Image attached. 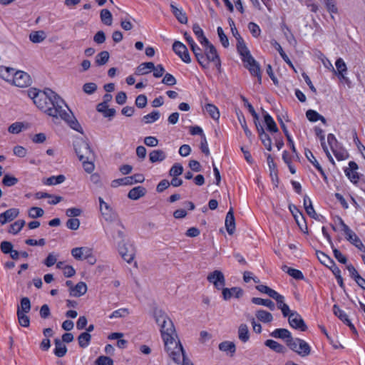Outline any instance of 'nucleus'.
<instances>
[{
  "instance_id": "f257e3e1",
  "label": "nucleus",
  "mask_w": 365,
  "mask_h": 365,
  "mask_svg": "<svg viewBox=\"0 0 365 365\" xmlns=\"http://www.w3.org/2000/svg\"><path fill=\"white\" fill-rule=\"evenodd\" d=\"M28 96L38 108L48 115L64 120L75 130L81 129L65 101L52 90L40 91L32 88L28 90Z\"/></svg>"
},
{
  "instance_id": "f03ea898",
  "label": "nucleus",
  "mask_w": 365,
  "mask_h": 365,
  "mask_svg": "<svg viewBox=\"0 0 365 365\" xmlns=\"http://www.w3.org/2000/svg\"><path fill=\"white\" fill-rule=\"evenodd\" d=\"M165 338H163L164 341L165 349L169 356L176 364H179L182 359V364L184 361L190 360L186 356L183 347L178 338V336L168 337L164 335Z\"/></svg>"
},
{
  "instance_id": "7ed1b4c3",
  "label": "nucleus",
  "mask_w": 365,
  "mask_h": 365,
  "mask_svg": "<svg viewBox=\"0 0 365 365\" xmlns=\"http://www.w3.org/2000/svg\"><path fill=\"white\" fill-rule=\"evenodd\" d=\"M154 317L156 323L160 327V333L162 338H165L164 335L168 337L177 336L175 329L172 320L162 310H155Z\"/></svg>"
},
{
  "instance_id": "20e7f679",
  "label": "nucleus",
  "mask_w": 365,
  "mask_h": 365,
  "mask_svg": "<svg viewBox=\"0 0 365 365\" xmlns=\"http://www.w3.org/2000/svg\"><path fill=\"white\" fill-rule=\"evenodd\" d=\"M202 46L205 47L204 58L205 62V66H202L203 68H207L209 67L210 62H214L217 69L220 68L221 62L215 47L208 41V43H202Z\"/></svg>"
},
{
  "instance_id": "39448f33",
  "label": "nucleus",
  "mask_w": 365,
  "mask_h": 365,
  "mask_svg": "<svg viewBox=\"0 0 365 365\" xmlns=\"http://www.w3.org/2000/svg\"><path fill=\"white\" fill-rule=\"evenodd\" d=\"M74 149L80 160L93 159V153L86 140L83 139L76 140L74 143Z\"/></svg>"
},
{
  "instance_id": "423d86ee",
  "label": "nucleus",
  "mask_w": 365,
  "mask_h": 365,
  "mask_svg": "<svg viewBox=\"0 0 365 365\" xmlns=\"http://www.w3.org/2000/svg\"><path fill=\"white\" fill-rule=\"evenodd\" d=\"M289 348L299 356L304 357L310 354L311 348L304 340L299 338H293L288 342Z\"/></svg>"
},
{
  "instance_id": "0eeeda50",
  "label": "nucleus",
  "mask_w": 365,
  "mask_h": 365,
  "mask_svg": "<svg viewBox=\"0 0 365 365\" xmlns=\"http://www.w3.org/2000/svg\"><path fill=\"white\" fill-rule=\"evenodd\" d=\"M118 252L122 258L128 263L134 259L135 250L133 245L120 241L118 243Z\"/></svg>"
},
{
  "instance_id": "6e6552de",
  "label": "nucleus",
  "mask_w": 365,
  "mask_h": 365,
  "mask_svg": "<svg viewBox=\"0 0 365 365\" xmlns=\"http://www.w3.org/2000/svg\"><path fill=\"white\" fill-rule=\"evenodd\" d=\"M288 322L289 326L293 329L301 331H306L307 330V326L304 319L297 312H294L291 314L289 317H288Z\"/></svg>"
},
{
  "instance_id": "1a4fd4ad",
  "label": "nucleus",
  "mask_w": 365,
  "mask_h": 365,
  "mask_svg": "<svg viewBox=\"0 0 365 365\" xmlns=\"http://www.w3.org/2000/svg\"><path fill=\"white\" fill-rule=\"evenodd\" d=\"M207 279L209 282L213 284L217 289H222L225 285V279L223 273L220 270H215L210 272Z\"/></svg>"
},
{
  "instance_id": "9d476101",
  "label": "nucleus",
  "mask_w": 365,
  "mask_h": 365,
  "mask_svg": "<svg viewBox=\"0 0 365 365\" xmlns=\"http://www.w3.org/2000/svg\"><path fill=\"white\" fill-rule=\"evenodd\" d=\"M12 83L16 86L24 88L31 85V79L27 73L19 71L14 73L12 78Z\"/></svg>"
},
{
  "instance_id": "9b49d317",
  "label": "nucleus",
  "mask_w": 365,
  "mask_h": 365,
  "mask_svg": "<svg viewBox=\"0 0 365 365\" xmlns=\"http://www.w3.org/2000/svg\"><path fill=\"white\" fill-rule=\"evenodd\" d=\"M173 50L183 62L186 63H190L191 62V58L187 47L180 41H176L173 43Z\"/></svg>"
},
{
  "instance_id": "f8f14e48",
  "label": "nucleus",
  "mask_w": 365,
  "mask_h": 365,
  "mask_svg": "<svg viewBox=\"0 0 365 365\" xmlns=\"http://www.w3.org/2000/svg\"><path fill=\"white\" fill-rule=\"evenodd\" d=\"M101 214L106 221L114 222L116 226L123 227L122 222L119 219L118 214L111 207L108 210H103Z\"/></svg>"
},
{
  "instance_id": "ddd939ff",
  "label": "nucleus",
  "mask_w": 365,
  "mask_h": 365,
  "mask_svg": "<svg viewBox=\"0 0 365 365\" xmlns=\"http://www.w3.org/2000/svg\"><path fill=\"white\" fill-rule=\"evenodd\" d=\"M344 234L346 235V239L350 243L354 245L359 250L365 252V247L363 245L361 240L352 230H347V232Z\"/></svg>"
},
{
  "instance_id": "4468645a",
  "label": "nucleus",
  "mask_w": 365,
  "mask_h": 365,
  "mask_svg": "<svg viewBox=\"0 0 365 365\" xmlns=\"http://www.w3.org/2000/svg\"><path fill=\"white\" fill-rule=\"evenodd\" d=\"M92 250L88 247H75L71 250V255L77 260H84Z\"/></svg>"
},
{
  "instance_id": "2eb2a0df",
  "label": "nucleus",
  "mask_w": 365,
  "mask_h": 365,
  "mask_svg": "<svg viewBox=\"0 0 365 365\" xmlns=\"http://www.w3.org/2000/svg\"><path fill=\"white\" fill-rule=\"evenodd\" d=\"M19 214V210L17 208H11L6 210L4 212L0 214V223L4 225L9 222L12 221Z\"/></svg>"
},
{
  "instance_id": "dca6fc26",
  "label": "nucleus",
  "mask_w": 365,
  "mask_h": 365,
  "mask_svg": "<svg viewBox=\"0 0 365 365\" xmlns=\"http://www.w3.org/2000/svg\"><path fill=\"white\" fill-rule=\"evenodd\" d=\"M270 336L276 339H284L287 346L289 340L293 339L291 332L283 328L276 329L270 334Z\"/></svg>"
},
{
  "instance_id": "f3484780",
  "label": "nucleus",
  "mask_w": 365,
  "mask_h": 365,
  "mask_svg": "<svg viewBox=\"0 0 365 365\" xmlns=\"http://www.w3.org/2000/svg\"><path fill=\"white\" fill-rule=\"evenodd\" d=\"M225 227L229 235H232L235 230V220L234 217L233 208L230 207L226 215Z\"/></svg>"
},
{
  "instance_id": "a211bd4d",
  "label": "nucleus",
  "mask_w": 365,
  "mask_h": 365,
  "mask_svg": "<svg viewBox=\"0 0 365 365\" xmlns=\"http://www.w3.org/2000/svg\"><path fill=\"white\" fill-rule=\"evenodd\" d=\"M256 128L259 133V136L260 140H262V144L269 151L272 150V140L268 134H267L263 127L261 125L256 123Z\"/></svg>"
},
{
  "instance_id": "6ab92c4d",
  "label": "nucleus",
  "mask_w": 365,
  "mask_h": 365,
  "mask_svg": "<svg viewBox=\"0 0 365 365\" xmlns=\"http://www.w3.org/2000/svg\"><path fill=\"white\" fill-rule=\"evenodd\" d=\"M222 297L225 300L230 299L232 296L240 298L242 296L243 292L239 287H232L231 289L222 288Z\"/></svg>"
},
{
  "instance_id": "aec40b11",
  "label": "nucleus",
  "mask_w": 365,
  "mask_h": 365,
  "mask_svg": "<svg viewBox=\"0 0 365 365\" xmlns=\"http://www.w3.org/2000/svg\"><path fill=\"white\" fill-rule=\"evenodd\" d=\"M335 66H336V70H334L333 68V71H334V73H336L340 78L345 79L346 78L345 76L346 74L347 68H346V65L345 62L344 61V60L341 58H338L335 63Z\"/></svg>"
},
{
  "instance_id": "412c9836",
  "label": "nucleus",
  "mask_w": 365,
  "mask_h": 365,
  "mask_svg": "<svg viewBox=\"0 0 365 365\" xmlns=\"http://www.w3.org/2000/svg\"><path fill=\"white\" fill-rule=\"evenodd\" d=\"M170 8L172 13L180 23L183 24L187 23V17L182 9L178 8L173 4H170Z\"/></svg>"
},
{
  "instance_id": "4be33fe9",
  "label": "nucleus",
  "mask_w": 365,
  "mask_h": 365,
  "mask_svg": "<svg viewBox=\"0 0 365 365\" xmlns=\"http://www.w3.org/2000/svg\"><path fill=\"white\" fill-rule=\"evenodd\" d=\"M153 68H155V65L153 62H145L140 63L135 70V75L142 76L149 73Z\"/></svg>"
},
{
  "instance_id": "5701e85b",
  "label": "nucleus",
  "mask_w": 365,
  "mask_h": 365,
  "mask_svg": "<svg viewBox=\"0 0 365 365\" xmlns=\"http://www.w3.org/2000/svg\"><path fill=\"white\" fill-rule=\"evenodd\" d=\"M146 193V190L145 187H142V186H138V187H135L133 188H132L128 194V198L131 199V200H138L139 198H140L141 197H143Z\"/></svg>"
},
{
  "instance_id": "b1692460",
  "label": "nucleus",
  "mask_w": 365,
  "mask_h": 365,
  "mask_svg": "<svg viewBox=\"0 0 365 365\" xmlns=\"http://www.w3.org/2000/svg\"><path fill=\"white\" fill-rule=\"evenodd\" d=\"M87 291V286L85 282H80L74 287L71 288L70 294L75 297L83 295Z\"/></svg>"
},
{
  "instance_id": "393cba45",
  "label": "nucleus",
  "mask_w": 365,
  "mask_h": 365,
  "mask_svg": "<svg viewBox=\"0 0 365 365\" xmlns=\"http://www.w3.org/2000/svg\"><path fill=\"white\" fill-rule=\"evenodd\" d=\"M257 319L262 323H270L273 320L272 314L264 309H258L255 312Z\"/></svg>"
},
{
  "instance_id": "a878e982",
  "label": "nucleus",
  "mask_w": 365,
  "mask_h": 365,
  "mask_svg": "<svg viewBox=\"0 0 365 365\" xmlns=\"http://www.w3.org/2000/svg\"><path fill=\"white\" fill-rule=\"evenodd\" d=\"M97 110L102 113L104 117L106 118H112L115 114V110L114 108H109L108 104H106V102L98 104Z\"/></svg>"
},
{
  "instance_id": "bb28decb",
  "label": "nucleus",
  "mask_w": 365,
  "mask_h": 365,
  "mask_svg": "<svg viewBox=\"0 0 365 365\" xmlns=\"http://www.w3.org/2000/svg\"><path fill=\"white\" fill-rule=\"evenodd\" d=\"M55 349L54 354L58 357H63L67 352V348L66 345L58 339H56L55 341Z\"/></svg>"
},
{
  "instance_id": "cd10ccee",
  "label": "nucleus",
  "mask_w": 365,
  "mask_h": 365,
  "mask_svg": "<svg viewBox=\"0 0 365 365\" xmlns=\"http://www.w3.org/2000/svg\"><path fill=\"white\" fill-rule=\"evenodd\" d=\"M190 48L193 53L195 54V56L199 64L201 66H205V64H206L207 63L205 62V60L204 58V54L202 52L201 48L196 43L192 44L190 46Z\"/></svg>"
},
{
  "instance_id": "c85d7f7f",
  "label": "nucleus",
  "mask_w": 365,
  "mask_h": 365,
  "mask_svg": "<svg viewBox=\"0 0 365 365\" xmlns=\"http://www.w3.org/2000/svg\"><path fill=\"white\" fill-rule=\"evenodd\" d=\"M149 158L151 163L161 162L166 158L165 153L162 150H154L149 154Z\"/></svg>"
},
{
  "instance_id": "c756f323",
  "label": "nucleus",
  "mask_w": 365,
  "mask_h": 365,
  "mask_svg": "<svg viewBox=\"0 0 365 365\" xmlns=\"http://www.w3.org/2000/svg\"><path fill=\"white\" fill-rule=\"evenodd\" d=\"M252 302L255 304L262 305L269 308L271 311H274L275 309L274 303L268 299H262L259 297H253L251 299Z\"/></svg>"
},
{
  "instance_id": "7c9ffc66",
  "label": "nucleus",
  "mask_w": 365,
  "mask_h": 365,
  "mask_svg": "<svg viewBox=\"0 0 365 365\" xmlns=\"http://www.w3.org/2000/svg\"><path fill=\"white\" fill-rule=\"evenodd\" d=\"M14 73L12 68L0 66V77L6 81H12Z\"/></svg>"
},
{
  "instance_id": "2f4dec72",
  "label": "nucleus",
  "mask_w": 365,
  "mask_h": 365,
  "mask_svg": "<svg viewBox=\"0 0 365 365\" xmlns=\"http://www.w3.org/2000/svg\"><path fill=\"white\" fill-rule=\"evenodd\" d=\"M238 337L239 339L245 343L250 339V332L248 329V327L245 324H242L238 327Z\"/></svg>"
},
{
  "instance_id": "473e14b6",
  "label": "nucleus",
  "mask_w": 365,
  "mask_h": 365,
  "mask_svg": "<svg viewBox=\"0 0 365 365\" xmlns=\"http://www.w3.org/2000/svg\"><path fill=\"white\" fill-rule=\"evenodd\" d=\"M282 269L295 279L300 280L304 279L302 272L299 269L289 267L287 265L282 266Z\"/></svg>"
},
{
  "instance_id": "72a5a7b5",
  "label": "nucleus",
  "mask_w": 365,
  "mask_h": 365,
  "mask_svg": "<svg viewBox=\"0 0 365 365\" xmlns=\"http://www.w3.org/2000/svg\"><path fill=\"white\" fill-rule=\"evenodd\" d=\"M219 349L222 351L230 352L233 355L236 351V346L234 342L225 341L219 344Z\"/></svg>"
},
{
  "instance_id": "f704fd0d",
  "label": "nucleus",
  "mask_w": 365,
  "mask_h": 365,
  "mask_svg": "<svg viewBox=\"0 0 365 365\" xmlns=\"http://www.w3.org/2000/svg\"><path fill=\"white\" fill-rule=\"evenodd\" d=\"M192 31L197 36L199 42L202 43H208V39L205 36L202 29L200 28L199 24H195L192 26Z\"/></svg>"
},
{
  "instance_id": "c9c22d12",
  "label": "nucleus",
  "mask_w": 365,
  "mask_h": 365,
  "mask_svg": "<svg viewBox=\"0 0 365 365\" xmlns=\"http://www.w3.org/2000/svg\"><path fill=\"white\" fill-rule=\"evenodd\" d=\"M264 123L267 125V130L271 133L278 132V128L277 124L274 121L273 118L268 113H265L264 115Z\"/></svg>"
},
{
  "instance_id": "e433bc0d",
  "label": "nucleus",
  "mask_w": 365,
  "mask_h": 365,
  "mask_svg": "<svg viewBox=\"0 0 365 365\" xmlns=\"http://www.w3.org/2000/svg\"><path fill=\"white\" fill-rule=\"evenodd\" d=\"M304 206L307 213L312 218H317V213L313 207L312 201L308 196L304 197Z\"/></svg>"
},
{
  "instance_id": "4c0bfd02",
  "label": "nucleus",
  "mask_w": 365,
  "mask_h": 365,
  "mask_svg": "<svg viewBox=\"0 0 365 365\" xmlns=\"http://www.w3.org/2000/svg\"><path fill=\"white\" fill-rule=\"evenodd\" d=\"M264 344L277 353H283L285 349L283 345L272 339H267L265 341Z\"/></svg>"
},
{
  "instance_id": "58836bf2",
  "label": "nucleus",
  "mask_w": 365,
  "mask_h": 365,
  "mask_svg": "<svg viewBox=\"0 0 365 365\" xmlns=\"http://www.w3.org/2000/svg\"><path fill=\"white\" fill-rule=\"evenodd\" d=\"M304 155L307 159L316 168V169L319 173H322V168L314 156L312 152L309 149H305Z\"/></svg>"
},
{
  "instance_id": "ea45409f",
  "label": "nucleus",
  "mask_w": 365,
  "mask_h": 365,
  "mask_svg": "<svg viewBox=\"0 0 365 365\" xmlns=\"http://www.w3.org/2000/svg\"><path fill=\"white\" fill-rule=\"evenodd\" d=\"M91 339V335L88 332L81 333L78 337V345L81 348L87 347Z\"/></svg>"
},
{
  "instance_id": "a19ab883",
  "label": "nucleus",
  "mask_w": 365,
  "mask_h": 365,
  "mask_svg": "<svg viewBox=\"0 0 365 365\" xmlns=\"http://www.w3.org/2000/svg\"><path fill=\"white\" fill-rule=\"evenodd\" d=\"M31 310V302L28 297H23L21 300V304L17 308V313L21 312L28 314Z\"/></svg>"
},
{
  "instance_id": "79ce46f5",
  "label": "nucleus",
  "mask_w": 365,
  "mask_h": 365,
  "mask_svg": "<svg viewBox=\"0 0 365 365\" xmlns=\"http://www.w3.org/2000/svg\"><path fill=\"white\" fill-rule=\"evenodd\" d=\"M109 53L107 51H103L96 55L95 63L98 66L105 65L109 60Z\"/></svg>"
},
{
  "instance_id": "37998d69",
  "label": "nucleus",
  "mask_w": 365,
  "mask_h": 365,
  "mask_svg": "<svg viewBox=\"0 0 365 365\" xmlns=\"http://www.w3.org/2000/svg\"><path fill=\"white\" fill-rule=\"evenodd\" d=\"M160 113L159 111L153 110L150 113L144 115L142 118V120L145 124H150V123H153L155 122L156 120H158L160 118Z\"/></svg>"
},
{
  "instance_id": "c03bdc74",
  "label": "nucleus",
  "mask_w": 365,
  "mask_h": 365,
  "mask_svg": "<svg viewBox=\"0 0 365 365\" xmlns=\"http://www.w3.org/2000/svg\"><path fill=\"white\" fill-rule=\"evenodd\" d=\"M100 16H101V21L104 24H106L107 26H110L112 24L113 17H112V14L109 10H108L106 9H102L101 11Z\"/></svg>"
},
{
  "instance_id": "a18cd8bd",
  "label": "nucleus",
  "mask_w": 365,
  "mask_h": 365,
  "mask_svg": "<svg viewBox=\"0 0 365 365\" xmlns=\"http://www.w3.org/2000/svg\"><path fill=\"white\" fill-rule=\"evenodd\" d=\"M317 256L320 262L327 267H330L331 265H334V261L325 253L317 251Z\"/></svg>"
},
{
  "instance_id": "49530a36",
  "label": "nucleus",
  "mask_w": 365,
  "mask_h": 365,
  "mask_svg": "<svg viewBox=\"0 0 365 365\" xmlns=\"http://www.w3.org/2000/svg\"><path fill=\"white\" fill-rule=\"evenodd\" d=\"M237 115L238 120H239L242 129L244 130L246 136L248 138H250L252 135V132L249 130V128L247 125L246 120H245V118L243 113L241 111H239V112H237Z\"/></svg>"
},
{
  "instance_id": "de8ad7c7",
  "label": "nucleus",
  "mask_w": 365,
  "mask_h": 365,
  "mask_svg": "<svg viewBox=\"0 0 365 365\" xmlns=\"http://www.w3.org/2000/svg\"><path fill=\"white\" fill-rule=\"evenodd\" d=\"M65 180L66 177L63 175H59L48 178L44 183L47 185H55L63 182Z\"/></svg>"
},
{
  "instance_id": "09e8293b",
  "label": "nucleus",
  "mask_w": 365,
  "mask_h": 365,
  "mask_svg": "<svg viewBox=\"0 0 365 365\" xmlns=\"http://www.w3.org/2000/svg\"><path fill=\"white\" fill-rule=\"evenodd\" d=\"M133 185L132 178L129 176L123 178L116 179L112 181L111 186L117 187L120 185Z\"/></svg>"
},
{
  "instance_id": "8fccbe9b",
  "label": "nucleus",
  "mask_w": 365,
  "mask_h": 365,
  "mask_svg": "<svg viewBox=\"0 0 365 365\" xmlns=\"http://www.w3.org/2000/svg\"><path fill=\"white\" fill-rule=\"evenodd\" d=\"M29 38L33 43H40L46 38V34L43 31H34L31 33Z\"/></svg>"
},
{
  "instance_id": "3c124183",
  "label": "nucleus",
  "mask_w": 365,
  "mask_h": 365,
  "mask_svg": "<svg viewBox=\"0 0 365 365\" xmlns=\"http://www.w3.org/2000/svg\"><path fill=\"white\" fill-rule=\"evenodd\" d=\"M205 110L214 120H217L220 118V112L215 105L207 103L205 106Z\"/></svg>"
},
{
  "instance_id": "603ef678",
  "label": "nucleus",
  "mask_w": 365,
  "mask_h": 365,
  "mask_svg": "<svg viewBox=\"0 0 365 365\" xmlns=\"http://www.w3.org/2000/svg\"><path fill=\"white\" fill-rule=\"evenodd\" d=\"M334 156L338 160H343L347 158L348 153L344 148H339V146L331 150Z\"/></svg>"
},
{
  "instance_id": "864d4df0",
  "label": "nucleus",
  "mask_w": 365,
  "mask_h": 365,
  "mask_svg": "<svg viewBox=\"0 0 365 365\" xmlns=\"http://www.w3.org/2000/svg\"><path fill=\"white\" fill-rule=\"evenodd\" d=\"M24 225L25 221L24 220H19L11 225L9 232L14 235H16L23 228Z\"/></svg>"
},
{
  "instance_id": "5fc2aeb1",
  "label": "nucleus",
  "mask_w": 365,
  "mask_h": 365,
  "mask_svg": "<svg viewBox=\"0 0 365 365\" xmlns=\"http://www.w3.org/2000/svg\"><path fill=\"white\" fill-rule=\"evenodd\" d=\"M237 40V50L240 56L249 52V49L246 46V43L243 38L241 37H239L236 38Z\"/></svg>"
},
{
  "instance_id": "6e6d98bb",
  "label": "nucleus",
  "mask_w": 365,
  "mask_h": 365,
  "mask_svg": "<svg viewBox=\"0 0 365 365\" xmlns=\"http://www.w3.org/2000/svg\"><path fill=\"white\" fill-rule=\"evenodd\" d=\"M333 312L334 314L338 318H339L344 323H345L349 319L347 314L343 310H341L336 304H334L333 306Z\"/></svg>"
},
{
  "instance_id": "4d7b16f0",
  "label": "nucleus",
  "mask_w": 365,
  "mask_h": 365,
  "mask_svg": "<svg viewBox=\"0 0 365 365\" xmlns=\"http://www.w3.org/2000/svg\"><path fill=\"white\" fill-rule=\"evenodd\" d=\"M18 317V321L19 324L24 327H29L30 325V319L27 314L25 313H16Z\"/></svg>"
},
{
  "instance_id": "13d9d810",
  "label": "nucleus",
  "mask_w": 365,
  "mask_h": 365,
  "mask_svg": "<svg viewBox=\"0 0 365 365\" xmlns=\"http://www.w3.org/2000/svg\"><path fill=\"white\" fill-rule=\"evenodd\" d=\"M43 210L38 207H32L29 210V216L31 218L41 217L43 215Z\"/></svg>"
},
{
  "instance_id": "bf43d9fd",
  "label": "nucleus",
  "mask_w": 365,
  "mask_h": 365,
  "mask_svg": "<svg viewBox=\"0 0 365 365\" xmlns=\"http://www.w3.org/2000/svg\"><path fill=\"white\" fill-rule=\"evenodd\" d=\"M256 289L264 294H267L269 297H272L274 294L277 292L275 290L271 289L270 287L264 285V284H259L256 286Z\"/></svg>"
},
{
  "instance_id": "052dcab7",
  "label": "nucleus",
  "mask_w": 365,
  "mask_h": 365,
  "mask_svg": "<svg viewBox=\"0 0 365 365\" xmlns=\"http://www.w3.org/2000/svg\"><path fill=\"white\" fill-rule=\"evenodd\" d=\"M217 34H218V36H219V38H220V41L222 45L225 48H227L229 46V40H228L227 36L224 33V31L222 29V27H220V26L217 27Z\"/></svg>"
},
{
  "instance_id": "680f3d73",
  "label": "nucleus",
  "mask_w": 365,
  "mask_h": 365,
  "mask_svg": "<svg viewBox=\"0 0 365 365\" xmlns=\"http://www.w3.org/2000/svg\"><path fill=\"white\" fill-rule=\"evenodd\" d=\"M183 172V168L180 163H175L170 170L169 174L172 177H178Z\"/></svg>"
},
{
  "instance_id": "e2e57ef3",
  "label": "nucleus",
  "mask_w": 365,
  "mask_h": 365,
  "mask_svg": "<svg viewBox=\"0 0 365 365\" xmlns=\"http://www.w3.org/2000/svg\"><path fill=\"white\" fill-rule=\"evenodd\" d=\"M129 314V311L126 308H121L114 311L110 316V319L122 318Z\"/></svg>"
},
{
  "instance_id": "0e129e2a",
  "label": "nucleus",
  "mask_w": 365,
  "mask_h": 365,
  "mask_svg": "<svg viewBox=\"0 0 365 365\" xmlns=\"http://www.w3.org/2000/svg\"><path fill=\"white\" fill-rule=\"evenodd\" d=\"M95 365H113V361L108 356H101L96 360Z\"/></svg>"
},
{
  "instance_id": "69168bd1",
  "label": "nucleus",
  "mask_w": 365,
  "mask_h": 365,
  "mask_svg": "<svg viewBox=\"0 0 365 365\" xmlns=\"http://www.w3.org/2000/svg\"><path fill=\"white\" fill-rule=\"evenodd\" d=\"M17 182L18 179L9 175H5L2 180V183L7 187L15 185Z\"/></svg>"
},
{
  "instance_id": "338daca9",
  "label": "nucleus",
  "mask_w": 365,
  "mask_h": 365,
  "mask_svg": "<svg viewBox=\"0 0 365 365\" xmlns=\"http://www.w3.org/2000/svg\"><path fill=\"white\" fill-rule=\"evenodd\" d=\"M248 29L254 37L257 38L260 35L261 29L257 24L254 22L249 23Z\"/></svg>"
},
{
  "instance_id": "774afa93",
  "label": "nucleus",
  "mask_w": 365,
  "mask_h": 365,
  "mask_svg": "<svg viewBox=\"0 0 365 365\" xmlns=\"http://www.w3.org/2000/svg\"><path fill=\"white\" fill-rule=\"evenodd\" d=\"M80 220L77 218H70L66 222L67 228L71 230H76L79 228Z\"/></svg>"
}]
</instances>
